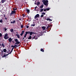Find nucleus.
<instances>
[{
	"label": "nucleus",
	"mask_w": 76,
	"mask_h": 76,
	"mask_svg": "<svg viewBox=\"0 0 76 76\" xmlns=\"http://www.w3.org/2000/svg\"><path fill=\"white\" fill-rule=\"evenodd\" d=\"M12 42H13V43H15V42H14V41H12Z\"/></svg>",
	"instance_id": "de8ad7c7"
},
{
	"label": "nucleus",
	"mask_w": 76,
	"mask_h": 76,
	"mask_svg": "<svg viewBox=\"0 0 76 76\" xmlns=\"http://www.w3.org/2000/svg\"><path fill=\"white\" fill-rule=\"evenodd\" d=\"M16 34H18V32H16Z\"/></svg>",
	"instance_id": "864d4df0"
},
{
	"label": "nucleus",
	"mask_w": 76,
	"mask_h": 76,
	"mask_svg": "<svg viewBox=\"0 0 76 76\" xmlns=\"http://www.w3.org/2000/svg\"><path fill=\"white\" fill-rule=\"evenodd\" d=\"M43 7H44V5H42L41 6H40V8H41V9H42V8H43Z\"/></svg>",
	"instance_id": "a878e982"
},
{
	"label": "nucleus",
	"mask_w": 76,
	"mask_h": 76,
	"mask_svg": "<svg viewBox=\"0 0 76 76\" xmlns=\"http://www.w3.org/2000/svg\"><path fill=\"white\" fill-rule=\"evenodd\" d=\"M44 10V12H46L47 11V10L46 9H45Z\"/></svg>",
	"instance_id": "58836bf2"
},
{
	"label": "nucleus",
	"mask_w": 76,
	"mask_h": 76,
	"mask_svg": "<svg viewBox=\"0 0 76 76\" xmlns=\"http://www.w3.org/2000/svg\"><path fill=\"white\" fill-rule=\"evenodd\" d=\"M39 14H37L34 17V19H37V18H39Z\"/></svg>",
	"instance_id": "423d86ee"
},
{
	"label": "nucleus",
	"mask_w": 76,
	"mask_h": 76,
	"mask_svg": "<svg viewBox=\"0 0 76 76\" xmlns=\"http://www.w3.org/2000/svg\"><path fill=\"white\" fill-rule=\"evenodd\" d=\"M49 27H50V26L48 25V27L46 28V29H48L49 28Z\"/></svg>",
	"instance_id": "f704fd0d"
},
{
	"label": "nucleus",
	"mask_w": 76,
	"mask_h": 76,
	"mask_svg": "<svg viewBox=\"0 0 76 76\" xmlns=\"http://www.w3.org/2000/svg\"><path fill=\"white\" fill-rule=\"evenodd\" d=\"M40 4V2H37V6H39Z\"/></svg>",
	"instance_id": "6ab92c4d"
},
{
	"label": "nucleus",
	"mask_w": 76,
	"mask_h": 76,
	"mask_svg": "<svg viewBox=\"0 0 76 76\" xmlns=\"http://www.w3.org/2000/svg\"><path fill=\"white\" fill-rule=\"evenodd\" d=\"M40 51H42V52H44V50L42 48L41 49Z\"/></svg>",
	"instance_id": "412c9836"
},
{
	"label": "nucleus",
	"mask_w": 76,
	"mask_h": 76,
	"mask_svg": "<svg viewBox=\"0 0 76 76\" xmlns=\"http://www.w3.org/2000/svg\"><path fill=\"white\" fill-rule=\"evenodd\" d=\"M26 28H29V26H27V25H26Z\"/></svg>",
	"instance_id": "e433bc0d"
},
{
	"label": "nucleus",
	"mask_w": 76,
	"mask_h": 76,
	"mask_svg": "<svg viewBox=\"0 0 76 76\" xmlns=\"http://www.w3.org/2000/svg\"><path fill=\"white\" fill-rule=\"evenodd\" d=\"M4 38L5 39H7L9 38V37L8 36V34H5L4 35Z\"/></svg>",
	"instance_id": "f03ea898"
},
{
	"label": "nucleus",
	"mask_w": 76,
	"mask_h": 76,
	"mask_svg": "<svg viewBox=\"0 0 76 76\" xmlns=\"http://www.w3.org/2000/svg\"><path fill=\"white\" fill-rule=\"evenodd\" d=\"M2 34L0 33V37H2Z\"/></svg>",
	"instance_id": "c9c22d12"
},
{
	"label": "nucleus",
	"mask_w": 76,
	"mask_h": 76,
	"mask_svg": "<svg viewBox=\"0 0 76 76\" xmlns=\"http://www.w3.org/2000/svg\"><path fill=\"white\" fill-rule=\"evenodd\" d=\"M13 48H12L11 51L10 52V53H9L10 54H11V53H12V51H13V48H14V47H13Z\"/></svg>",
	"instance_id": "ddd939ff"
},
{
	"label": "nucleus",
	"mask_w": 76,
	"mask_h": 76,
	"mask_svg": "<svg viewBox=\"0 0 76 76\" xmlns=\"http://www.w3.org/2000/svg\"><path fill=\"white\" fill-rule=\"evenodd\" d=\"M9 53L8 54H5L3 56H2V57H6L7 56H8L9 54Z\"/></svg>",
	"instance_id": "9b49d317"
},
{
	"label": "nucleus",
	"mask_w": 76,
	"mask_h": 76,
	"mask_svg": "<svg viewBox=\"0 0 76 76\" xmlns=\"http://www.w3.org/2000/svg\"><path fill=\"white\" fill-rule=\"evenodd\" d=\"M27 35V34H26L25 35H24V38H26V36Z\"/></svg>",
	"instance_id": "473e14b6"
},
{
	"label": "nucleus",
	"mask_w": 76,
	"mask_h": 76,
	"mask_svg": "<svg viewBox=\"0 0 76 76\" xmlns=\"http://www.w3.org/2000/svg\"><path fill=\"white\" fill-rule=\"evenodd\" d=\"M16 22V21L15 20H14L13 21V22H11L10 23H15Z\"/></svg>",
	"instance_id": "2eb2a0df"
},
{
	"label": "nucleus",
	"mask_w": 76,
	"mask_h": 76,
	"mask_svg": "<svg viewBox=\"0 0 76 76\" xmlns=\"http://www.w3.org/2000/svg\"><path fill=\"white\" fill-rule=\"evenodd\" d=\"M37 7H38L37 6H36L35 7L34 11H37V10L36 9L37 8Z\"/></svg>",
	"instance_id": "5701e85b"
},
{
	"label": "nucleus",
	"mask_w": 76,
	"mask_h": 76,
	"mask_svg": "<svg viewBox=\"0 0 76 76\" xmlns=\"http://www.w3.org/2000/svg\"><path fill=\"white\" fill-rule=\"evenodd\" d=\"M24 32H25V31H22V33L20 34V35H21V36H22V35H23V34H24Z\"/></svg>",
	"instance_id": "9d476101"
},
{
	"label": "nucleus",
	"mask_w": 76,
	"mask_h": 76,
	"mask_svg": "<svg viewBox=\"0 0 76 76\" xmlns=\"http://www.w3.org/2000/svg\"><path fill=\"white\" fill-rule=\"evenodd\" d=\"M26 12H27V13H29V12L30 11V10H28L27 9H26Z\"/></svg>",
	"instance_id": "f8f14e48"
},
{
	"label": "nucleus",
	"mask_w": 76,
	"mask_h": 76,
	"mask_svg": "<svg viewBox=\"0 0 76 76\" xmlns=\"http://www.w3.org/2000/svg\"><path fill=\"white\" fill-rule=\"evenodd\" d=\"M4 17H5V15H4Z\"/></svg>",
	"instance_id": "5fc2aeb1"
},
{
	"label": "nucleus",
	"mask_w": 76,
	"mask_h": 76,
	"mask_svg": "<svg viewBox=\"0 0 76 76\" xmlns=\"http://www.w3.org/2000/svg\"><path fill=\"white\" fill-rule=\"evenodd\" d=\"M1 1L2 3H4V0H1Z\"/></svg>",
	"instance_id": "c756f323"
},
{
	"label": "nucleus",
	"mask_w": 76,
	"mask_h": 76,
	"mask_svg": "<svg viewBox=\"0 0 76 76\" xmlns=\"http://www.w3.org/2000/svg\"><path fill=\"white\" fill-rule=\"evenodd\" d=\"M1 52V54H3V50H2Z\"/></svg>",
	"instance_id": "09e8293b"
},
{
	"label": "nucleus",
	"mask_w": 76,
	"mask_h": 76,
	"mask_svg": "<svg viewBox=\"0 0 76 76\" xmlns=\"http://www.w3.org/2000/svg\"><path fill=\"white\" fill-rule=\"evenodd\" d=\"M4 30L5 31H7V28H6V27L4 28Z\"/></svg>",
	"instance_id": "4c0bfd02"
},
{
	"label": "nucleus",
	"mask_w": 76,
	"mask_h": 76,
	"mask_svg": "<svg viewBox=\"0 0 76 76\" xmlns=\"http://www.w3.org/2000/svg\"><path fill=\"white\" fill-rule=\"evenodd\" d=\"M36 33L35 32H33L32 31L30 32V35H32V34H36Z\"/></svg>",
	"instance_id": "0eeeda50"
},
{
	"label": "nucleus",
	"mask_w": 76,
	"mask_h": 76,
	"mask_svg": "<svg viewBox=\"0 0 76 76\" xmlns=\"http://www.w3.org/2000/svg\"><path fill=\"white\" fill-rule=\"evenodd\" d=\"M1 45H2V47H5V45H4V44L2 43V44Z\"/></svg>",
	"instance_id": "7c9ffc66"
},
{
	"label": "nucleus",
	"mask_w": 76,
	"mask_h": 76,
	"mask_svg": "<svg viewBox=\"0 0 76 76\" xmlns=\"http://www.w3.org/2000/svg\"><path fill=\"white\" fill-rule=\"evenodd\" d=\"M36 37H35V36H34L33 37H32V40H33V39H37V38H36Z\"/></svg>",
	"instance_id": "a211bd4d"
},
{
	"label": "nucleus",
	"mask_w": 76,
	"mask_h": 76,
	"mask_svg": "<svg viewBox=\"0 0 76 76\" xmlns=\"http://www.w3.org/2000/svg\"><path fill=\"white\" fill-rule=\"evenodd\" d=\"M5 20H7V18H6V17H5Z\"/></svg>",
	"instance_id": "37998d69"
},
{
	"label": "nucleus",
	"mask_w": 76,
	"mask_h": 76,
	"mask_svg": "<svg viewBox=\"0 0 76 76\" xmlns=\"http://www.w3.org/2000/svg\"><path fill=\"white\" fill-rule=\"evenodd\" d=\"M1 10H0V12H1Z\"/></svg>",
	"instance_id": "6e6d98bb"
},
{
	"label": "nucleus",
	"mask_w": 76,
	"mask_h": 76,
	"mask_svg": "<svg viewBox=\"0 0 76 76\" xmlns=\"http://www.w3.org/2000/svg\"><path fill=\"white\" fill-rule=\"evenodd\" d=\"M10 51V50H9V51Z\"/></svg>",
	"instance_id": "13d9d810"
},
{
	"label": "nucleus",
	"mask_w": 76,
	"mask_h": 76,
	"mask_svg": "<svg viewBox=\"0 0 76 76\" xmlns=\"http://www.w3.org/2000/svg\"><path fill=\"white\" fill-rule=\"evenodd\" d=\"M45 1H46V0H43L42 1V2H45Z\"/></svg>",
	"instance_id": "a19ab883"
},
{
	"label": "nucleus",
	"mask_w": 76,
	"mask_h": 76,
	"mask_svg": "<svg viewBox=\"0 0 76 76\" xmlns=\"http://www.w3.org/2000/svg\"><path fill=\"white\" fill-rule=\"evenodd\" d=\"M26 40V39H25L24 40H23L24 41H25V40Z\"/></svg>",
	"instance_id": "603ef678"
},
{
	"label": "nucleus",
	"mask_w": 76,
	"mask_h": 76,
	"mask_svg": "<svg viewBox=\"0 0 76 76\" xmlns=\"http://www.w3.org/2000/svg\"><path fill=\"white\" fill-rule=\"evenodd\" d=\"M50 8H46V10L47 11H48V10H50Z\"/></svg>",
	"instance_id": "bb28decb"
},
{
	"label": "nucleus",
	"mask_w": 76,
	"mask_h": 76,
	"mask_svg": "<svg viewBox=\"0 0 76 76\" xmlns=\"http://www.w3.org/2000/svg\"><path fill=\"white\" fill-rule=\"evenodd\" d=\"M42 14H43V15H45V13H42Z\"/></svg>",
	"instance_id": "79ce46f5"
},
{
	"label": "nucleus",
	"mask_w": 76,
	"mask_h": 76,
	"mask_svg": "<svg viewBox=\"0 0 76 76\" xmlns=\"http://www.w3.org/2000/svg\"><path fill=\"white\" fill-rule=\"evenodd\" d=\"M25 37H24L23 39H23H24V38Z\"/></svg>",
	"instance_id": "3c124183"
},
{
	"label": "nucleus",
	"mask_w": 76,
	"mask_h": 76,
	"mask_svg": "<svg viewBox=\"0 0 76 76\" xmlns=\"http://www.w3.org/2000/svg\"><path fill=\"white\" fill-rule=\"evenodd\" d=\"M32 38V37H31V36H30L28 38V39H31Z\"/></svg>",
	"instance_id": "4be33fe9"
},
{
	"label": "nucleus",
	"mask_w": 76,
	"mask_h": 76,
	"mask_svg": "<svg viewBox=\"0 0 76 76\" xmlns=\"http://www.w3.org/2000/svg\"><path fill=\"white\" fill-rule=\"evenodd\" d=\"M35 4H37V3H35Z\"/></svg>",
	"instance_id": "4d7b16f0"
},
{
	"label": "nucleus",
	"mask_w": 76,
	"mask_h": 76,
	"mask_svg": "<svg viewBox=\"0 0 76 76\" xmlns=\"http://www.w3.org/2000/svg\"><path fill=\"white\" fill-rule=\"evenodd\" d=\"M7 51V50H6V49H3V51L4 53H5V52H6Z\"/></svg>",
	"instance_id": "b1692460"
},
{
	"label": "nucleus",
	"mask_w": 76,
	"mask_h": 76,
	"mask_svg": "<svg viewBox=\"0 0 76 76\" xmlns=\"http://www.w3.org/2000/svg\"><path fill=\"white\" fill-rule=\"evenodd\" d=\"M10 14V16H11L12 15H15L16 13V11H12V10Z\"/></svg>",
	"instance_id": "7ed1b4c3"
},
{
	"label": "nucleus",
	"mask_w": 76,
	"mask_h": 76,
	"mask_svg": "<svg viewBox=\"0 0 76 76\" xmlns=\"http://www.w3.org/2000/svg\"><path fill=\"white\" fill-rule=\"evenodd\" d=\"M26 34H30V31H28V32L27 31L26 32Z\"/></svg>",
	"instance_id": "aec40b11"
},
{
	"label": "nucleus",
	"mask_w": 76,
	"mask_h": 76,
	"mask_svg": "<svg viewBox=\"0 0 76 76\" xmlns=\"http://www.w3.org/2000/svg\"><path fill=\"white\" fill-rule=\"evenodd\" d=\"M27 41H28V40H27Z\"/></svg>",
	"instance_id": "052dcab7"
},
{
	"label": "nucleus",
	"mask_w": 76,
	"mask_h": 76,
	"mask_svg": "<svg viewBox=\"0 0 76 76\" xmlns=\"http://www.w3.org/2000/svg\"><path fill=\"white\" fill-rule=\"evenodd\" d=\"M25 15L24 14H23V17H25Z\"/></svg>",
	"instance_id": "c03bdc74"
},
{
	"label": "nucleus",
	"mask_w": 76,
	"mask_h": 76,
	"mask_svg": "<svg viewBox=\"0 0 76 76\" xmlns=\"http://www.w3.org/2000/svg\"><path fill=\"white\" fill-rule=\"evenodd\" d=\"M44 10V9H42L40 10V12H43V11Z\"/></svg>",
	"instance_id": "393cba45"
},
{
	"label": "nucleus",
	"mask_w": 76,
	"mask_h": 76,
	"mask_svg": "<svg viewBox=\"0 0 76 76\" xmlns=\"http://www.w3.org/2000/svg\"><path fill=\"white\" fill-rule=\"evenodd\" d=\"M19 47V45H15L14 46L12 45L11 46V47H14V48H17Z\"/></svg>",
	"instance_id": "39448f33"
},
{
	"label": "nucleus",
	"mask_w": 76,
	"mask_h": 76,
	"mask_svg": "<svg viewBox=\"0 0 76 76\" xmlns=\"http://www.w3.org/2000/svg\"><path fill=\"white\" fill-rule=\"evenodd\" d=\"M3 22V20L2 19H0V23H2Z\"/></svg>",
	"instance_id": "cd10ccee"
},
{
	"label": "nucleus",
	"mask_w": 76,
	"mask_h": 76,
	"mask_svg": "<svg viewBox=\"0 0 76 76\" xmlns=\"http://www.w3.org/2000/svg\"><path fill=\"white\" fill-rule=\"evenodd\" d=\"M41 18H42V17H44V15H41Z\"/></svg>",
	"instance_id": "ea45409f"
},
{
	"label": "nucleus",
	"mask_w": 76,
	"mask_h": 76,
	"mask_svg": "<svg viewBox=\"0 0 76 76\" xmlns=\"http://www.w3.org/2000/svg\"><path fill=\"white\" fill-rule=\"evenodd\" d=\"M28 25H29V24Z\"/></svg>",
	"instance_id": "680f3d73"
},
{
	"label": "nucleus",
	"mask_w": 76,
	"mask_h": 76,
	"mask_svg": "<svg viewBox=\"0 0 76 76\" xmlns=\"http://www.w3.org/2000/svg\"><path fill=\"white\" fill-rule=\"evenodd\" d=\"M1 5V2H0V6Z\"/></svg>",
	"instance_id": "49530a36"
},
{
	"label": "nucleus",
	"mask_w": 76,
	"mask_h": 76,
	"mask_svg": "<svg viewBox=\"0 0 76 76\" xmlns=\"http://www.w3.org/2000/svg\"><path fill=\"white\" fill-rule=\"evenodd\" d=\"M21 28H23V25H22L21 26Z\"/></svg>",
	"instance_id": "72a5a7b5"
},
{
	"label": "nucleus",
	"mask_w": 76,
	"mask_h": 76,
	"mask_svg": "<svg viewBox=\"0 0 76 76\" xmlns=\"http://www.w3.org/2000/svg\"><path fill=\"white\" fill-rule=\"evenodd\" d=\"M0 46H1V42H0Z\"/></svg>",
	"instance_id": "8fccbe9b"
},
{
	"label": "nucleus",
	"mask_w": 76,
	"mask_h": 76,
	"mask_svg": "<svg viewBox=\"0 0 76 76\" xmlns=\"http://www.w3.org/2000/svg\"><path fill=\"white\" fill-rule=\"evenodd\" d=\"M15 42H16L15 44H20V42L18 41V39H15Z\"/></svg>",
	"instance_id": "20e7f679"
},
{
	"label": "nucleus",
	"mask_w": 76,
	"mask_h": 76,
	"mask_svg": "<svg viewBox=\"0 0 76 76\" xmlns=\"http://www.w3.org/2000/svg\"><path fill=\"white\" fill-rule=\"evenodd\" d=\"M45 20H47L49 21H52V20H51L50 18H45Z\"/></svg>",
	"instance_id": "1a4fd4ad"
},
{
	"label": "nucleus",
	"mask_w": 76,
	"mask_h": 76,
	"mask_svg": "<svg viewBox=\"0 0 76 76\" xmlns=\"http://www.w3.org/2000/svg\"><path fill=\"white\" fill-rule=\"evenodd\" d=\"M13 31H14L13 30V28H11L10 29V31L11 32H13Z\"/></svg>",
	"instance_id": "f3484780"
},
{
	"label": "nucleus",
	"mask_w": 76,
	"mask_h": 76,
	"mask_svg": "<svg viewBox=\"0 0 76 76\" xmlns=\"http://www.w3.org/2000/svg\"><path fill=\"white\" fill-rule=\"evenodd\" d=\"M31 26H35V24H31Z\"/></svg>",
	"instance_id": "c85d7f7f"
},
{
	"label": "nucleus",
	"mask_w": 76,
	"mask_h": 76,
	"mask_svg": "<svg viewBox=\"0 0 76 76\" xmlns=\"http://www.w3.org/2000/svg\"><path fill=\"white\" fill-rule=\"evenodd\" d=\"M8 41L10 42H12V38H11V37H10V38H9L8 39Z\"/></svg>",
	"instance_id": "6e6552de"
},
{
	"label": "nucleus",
	"mask_w": 76,
	"mask_h": 76,
	"mask_svg": "<svg viewBox=\"0 0 76 76\" xmlns=\"http://www.w3.org/2000/svg\"><path fill=\"white\" fill-rule=\"evenodd\" d=\"M19 20H22V19L21 18H19Z\"/></svg>",
	"instance_id": "a18cd8bd"
},
{
	"label": "nucleus",
	"mask_w": 76,
	"mask_h": 76,
	"mask_svg": "<svg viewBox=\"0 0 76 76\" xmlns=\"http://www.w3.org/2000/svg\"><path fill=\"white\" fill-rule=\"evenodd\" d=\"M42 29L44 30H45V29H46V27H45L44 26H42Z\"/></svg>",
	"instance_id": "4468645a"
},
{
	"label": "nucleus",
	"mask_w": 76,
	"mask_h": 76,
	"mask_svg": "<svg viewBox=\"0 0 76 76\" xmlns=\"http://www.w3.org/2000/svg\"><path fill=\"white\" fill-rule=\"evenodd\" d=\"M13 11H15V10H17V9H16V8H14V9H13Z\"/></svg>",
	"instance_id": "2f4dec72"
},
{
	"label": "nucleus",
	"mask_w": 76,
	"mask_h": 76,
	"mask_svg": "<svg viewBox=\"0 0 76 76\" xmlns=\"http://www.w3.org/2000/svg\"><path fill=\"white\" fill-rule=\"evenodd\" d=\"M43 3L44 5L46 6H48V1L46 0L44 2H43Z\"/></svg>",
	"instance_id": "f257e3e1"
},
{
	"label": "nucleus",
	"mask_w": 76,
	"mask_h": 76,
	"mask_svg": "<svg viewBox=\"0 0 76 76\" xmlns=\"http://www.w3.org/2000/svg\"><path fill=\"white\" fill-rule=\"evenodd\" d=\"M16 36L18 38H20V37H19V34H16Z\"/></svg>",
	"instance_id": "dca6fc26"
},
{
	"label": "nucleus",
	"mask_w": 76,
	"mask_h": 76,
	"mask_svg": "<svg viewBox=\"0 0 76 76\" xmlns=\"http://www.w3.org/2000/svg\"><path fill=\"white\" fill-rule=\"evenodd\" d=\"M43 13H44V12H43Z\"/></svg>",
	"instance_id": "bf43d9fd"
}]
</instances>
